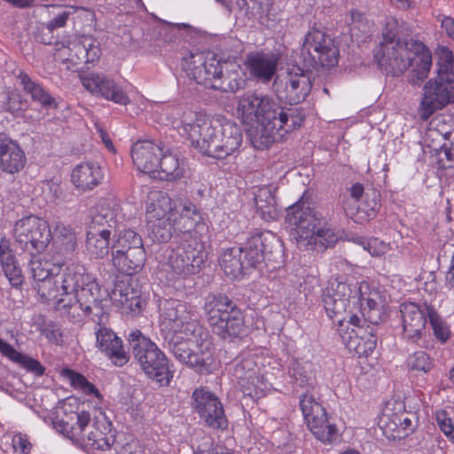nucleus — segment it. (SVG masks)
Wrapping results in <instances>:
<instances>
[{"label":"nucleus","instance_id":"20","mask_svg":"<svg viewBox=\"0 0 454 454\" xmlns=\"http://www.w3.org/2000/svg\"><path fill=\"white\" fill-rule=\"evenodd\" d=\"M81 81L82 86L94 96L121 106L130 102L123 89L104 74L91 73L82 76Z\"/></svg>","mask_w":454,"mask_h":454},{"label":"nucleus","instance_id":"50","mask_svg":"<svg viewBox=\"0 0 454 454\" xmlns=\"http://www.w3.org/2000/svg\"><path fill=\"white\" fill-rule=\"evenodd\" d=\"M233 375L238 384L255 379L258 374L254 362L252 359H245L238 363L234 367Z\"/></svg>","mask_w":454,"mask_h":454},{"label":"nucleus","instance_id":"11","mask_svg":"<svg viewBox=\"0 0 454 454\" xmlns=\"http://www.w3.org/2000/svg\"><path fill=\"white\" fill-rule=\"evenodd\" d=\"M128 340L136 361L142 371L160 386H168L174 372L165 354L139 330L132 331Z\"/></svg>","mask_w":454,"mask_h":454},{"label":"nucleus","instance_id":"24","mask_svg":"<svg viewBox=\"0 0 454 454\" xmlns=\"http://www.w3.org/2000/svg\"><path fill=\"white\" fill-rule=\"evenodd\" d=\"M110 297L122 312L132 315L140 312L142 304L140 291L132 286L130 278L116 281Z\"/></svg>","mask_w":454,"mask_h":454},{"label":"nucleus","instance_id":"25","mask_svg":"<svg viewBox=\"0 0 454 454\" xmlns=\"http://www.w3.org/2000/svg\"><path fill=\"white\" fill-rule=\"evenodd\" d=\"M110 297L122 312L132 315L140 312L142 304L140 291L132 286L130 278L116 281Z\"/></svg>","mask_w":454,"mask_h":454},{"label":"nucleus","instance_id":"47","mask_svg":"<svg viewBox=\"0 0 454 454\" xmlns=\"http://www.w3.org/2000/svg\"><path fill=\"white\" fill-rule=\"evenodd\" d=\"M56 252L65 258H71L76 248L75 234L68 229L63 228L54 241Z\"/></svg>","mask_w":454,"mask_h":454},{"label":"nucleus","instance_id":"60","mask_svg":"<svg viewBox=\"0 0 454 454\" xmlns=\"http://www.w3.org/2000/svg\"><path fill=\"white\" fill-rule=\"evenodd\" d=\"M86 439L88 440L90 445L104 451H111L114 443V440L113 438H106L105 436L96 438V436L92 433L88 434Z\"/></svg>","mask_w":454,"mask_h":454},{"label":"nucleus","instance_id":"45","mask_svg":"<svg viewBox=\"0 0 454 454\" xmlns=\"http://www.w3.org/2000/svg\"><path fill=\"white\" fill-rule=\"evenodd\" d=\"M59 265V261L54 263L49 260L35 259L30 261L29 270L33 278L38 283L58 273Z\"/></svg>","mask_w":454,"mask_h":454},{"label":"nucleus","instance_id":"36","mask_svg":"<svg viewBox=\"0 0 454 454\" xmlns=\"http://www.w3.org/2000/svg\"><path fill=\"white\" fill-rule=\"evenodd\" d=\"M0 352L11 361L18 364L28 372L41 377L45 372V367L36 359L17 351L12 346L0 338Z\"/></svg>","mask_w":454,"mask_h":454},{"label":"nucleus","instance_id":"2","mask_svg":"<svg viewBox=\"0 0 454 454\" xmlns=\"http://www.w3.org/2000/svg\"><path fill=\"white\" fill-rule=\"evenodd\" d=\"M172 125L200 153L215 159H225L242 143V133L236 123L224 118L209 119L200 112L184 110Z\"/></svg>","mask_w":454,"mask_h":454},{"label":"nucleus","instance_id":"48","mask_svg":"<svg viewBox=\"0 0 454 454\" xmlns=\"http://www.w3.org/2000/svg\"><path fill=\"white\" fill-rule=\"evenodd\" d=\"M61 375L67 378L74 387L82 390L83 393L87 395L94 394L96 396L99 395V392L96 387L89 382L81 373L74 372L69 368H64L61 371Z\"/></svg>","mask_w":454,"mask_h":454},{"label":"nucleus","instance_id":"17","mask_svg":"<svg viewBox=\"0 0 454 454\" xmlns=\"http://www.w3.org/2000/svg\"><path fill=\"white\" fill-rule=\"evenodd\" d=\"M300 407L309 429L317 440L331 443L336 439L335 425L329 423L325 408L311 395H301Z\"/></svg>","mask_w":454,"mask_h":454},{"label":"nucleus","instance_id":"12","mask_svg":"<svg viewBox=\"0 0 454 454\" xmlns=\"http://www.w3.org/2000/svg\"><path fill=\"white\" fill-rule=\"evenodd\" d=\"M301 58L308 69L330 68L338 64L339 48L334 39L323 30H309L301 48Z\"/></svg>","mask_w":454,"mask_h":454},{"label":"nucleus","instance_id":"23","mask_svg":"<svg viewBox=\"0 0 454 454\" xmlns=\"http://www.w3.org/2000/svg\"><path fill=\"white\" fill-rule=\"evenodd\" d=\"M278 58L270 52H250L247 55L244 65L250 75L262 83H267L277 72Z\"/></svg>","mask_w":454,"mask_h":454},{"label":"nucleus","instance_id":"1","mask_svg":"<svg viewBox=\"0 0 454 454\" xmlns=\"http://www.w3.org/2000/svg\"><path fill=\"white\" fill-rule=\"evenodd\" d=\"M238 113L244 122L261 124V129L251 138L257 150L267 149L275 142L282 141L305 120L301 107L280 106L268 95L255 91H247L239 98Z\"/></svg>","mask_w":454,"mask_h":454},{"label":"nucleus","instance_id":"56","mask_svg":"<svg viewBox=\"0 0 454 454\" xmlns=\"http://www.w3.org/2000/svg\"><path fill=\"white\" fill-rule=\"evenodd\" d=\"M399 24L398 21L394 18H387L385 23V27L382 30V41L379 45L390 44V43H396L399 36Z\"/></svg>","mask_w":454,"mask_h":454},{"label":"nucleus","instance_id":"61","mask_svg":"<svg viewBox=\"0 0 454 454\" xmlns=\"http://www.w3.org/2000/svg\"><path fill=\"white\" fill-rule=\"evenodd\" d=\"M12 445L14 449L20 450L23 454L29 452L31 449V443L28 437L23 434H16L12 437Z\"/></svg>","mask_w":454,"mask_h":454},{"label":"nucleus","instance_id":"44","mask_svg":"<svg viewBox=\"0 0 454 454\" xmlns=\"http://www.w3.org/2000/svg\"><path fill=\"white\" fill-rule=\"evenodd\" d=\"M111 234H101L100 231H88L86 239L87 251L96 258H104L109 253Z\"/></svg>","mask_w":454,"mask_h":454},{"label":"nucleus","instance_id":"15","mask_svg":"<svg viewBox=\"0 0 454 454\" xmlns=\"http://www.w3.org/2000/svg\"><path fill=\"white\" fill-rule=\"evenodd\" d=\"M192 408L204 426L224 430L228 427L223 406L215 394L206 387L195 388L192 395Z\"/></svg>","mask_w":454,"mask_h":454},{"label":"nucleus","instance_id":"18","mask_svg":"<svg viewBox=\"0 0 454 454\" xmlns=\"http://www.w3.org/2000/svg\"><path fill=\"white\" fill-rule=\"evenodd\" d=\"M433 307L414 302L401 305L403 339L411 343H418L426 335L427 318Z\"/></svg>","mask_w":454,"mask_h":454},{"label":"nucleus","instance_id":"41","mask_svg":"<svg viewBox=\"0 0 454 454\" xmlns=\"http://www.w3.org/2000/svg\"><path fill=\"white\" fill-rule=\"evenodd\" d=\"M150 235L160 243L171 239L177 230L176 216H168L155 222H147Z\"/></svg>","mask_w":454,"mask_h":454},{"label":"nucleus","instance_id":"3","mask_svg":"<svg viewBox=\"0 0 454 454\" xmlns=\"http://www.w3.org/2000/svg\"><path fill=\"white\" fill-rule=\"evenodd\" d=\"M324 308L327 316L342 325L350 306L359 305L364 320L378 325L382 315L383 300L380 293L372 289L367 282L352 285L341 278L331 279L323 291Z\"/></svg>","mask_w":454,"mask_h":454},{"label":"nucleus","instance_id":"14","mask_svg":"<svg viewBox=\"0 0 454 454\" xmlns=\"http://www.w3.org/2000/svg\"><path fill=\"white\" fill-rule=\"evenodd\" d=\"M166 254L168 266L175 274L183 278L197 273L206 259L203 245L196 239L168 249Z\"/></svg>","mask_w":454,"mask_h":454},{"label":"nucleus","instance_id":"53","mask_svg":"<svg viewBox=\"0 0 454 454\" xmlns=\"http://www.w3.org/2000/svg\"><path fill=\"white\" fill-rule=\"evenodd\" d=\"M262 385V382L260 380L258 375L255 376V379L248 380L239 384L244 396H247L252 400H257L264 396Z\"/></svg>","mask_w":454,"mask_h":454},{"label":"nucleus","instance_id":"7","mask_svg":"<svg viewBox=\"0 0 454 454\" xmlns=\"http://www.w3.org/2000/svg\"><path fill=\"white\" fill-rule=\"evenodd\" d=\"M188 74L199 84L226 93L245 88L247 81L241 67L234 59H204L202 53L192 54L186 62Z\"/></svg>","mask_w":454,"mask_h":454},{"label":"nucleus","instance_id":"19","mask_svg":"<svg viewBox=\"0 0 454 454\" xmlns=\"http://www.w3.org/2000/svg\"><path fill=\"white\" fill-rule=\"evenodd\" d=\"M105 317V311L101 317H95L94 322L98 324L95 331L96 346L112 363L119 367L123 366L129 362V356L125 350L122 340L110 328L102 325V319Z\"/></svg>","mask_w":454,"mask_h":454},{"label":"nucleus","instance_id":"35","mask_svg":"<svg viewBox=\"0 0 454 454\" xmlns=\"http://www.w3.org/2000/svg\"><path fill=\"white\" fill-rule=\"evenodd\" d=\"M117 227L115 210L107 203L98 205L90 215L88 231H100L101 234H112Z\"/></svg>","mask_w":454,"mask_h":454},{"label":"nucleus","instance_id":"4","mask_svg":"<svg viewBox=\"0 0 454 454\" xmlns=\"http://www.w3.org/2000/svg\"><path fill=\"white\" fill-rule=\"evenodd\" d=\"M374 59L387 74L398 76L412 67L409 82L419 85L428 76L432 55L419 41L398 39L396 43L378 45L373 50Z\"/></svg>","mask_w":454,"mask_h":454},{"label":"nucleus","instance_id":"16","mask_svg":"<svg viewBox=\"0 0 454 454\" xmlns=\"http://www.w3.org/2000/svg\"><path fill=\"white\" fill-rule=\"evenodd\" d=\"M274 86L278 99L297 105L308 97L312 82L307 72L298 66H292L284 77L275 80Z\"/></svg>","mask_w":454,"mask_h":454},{"label":"nucleus","instance_id":"52","mask_svg":"<svg viewBox=\"0 0 454 454\" xmlns=\"http://www.w3.org/2000/svg\"><path fill=\"white\" fill-rule=\"evenodd\" d=\"M27 107V101L17 91L8 92L6 99L4 101V108L5 111L12 114H19L20 112L26 110Z\"/></svg>","mask_w":454,"mask_h":454},{"label":"nucleus","instance_id":"54","mask_svg":"<svg viewBox=\"0 0 454 454\" xmlns=\"http://www.w3.org/2000/svg\"><path fill=\"white\" fill-rule=\"evenodd\" d=\"M429 322L432 325L434 333L438 340L442 341L448 340L450 336L449 327L442 321L434 308H432V310L429 312Z\"/></svg>","mask_w":454,"mask_h":454},{"label":"nucleus","instance_id":"34","mask_svg":"<svg viewBox=\"0 0 454 454\" xmlns=\"http://www.w3.org/2000/svg\"><path fill=\"white\" fill-rule=\"evenodd\" d=\"M177 206L176 223L178 231L190 232L200 224L202 215L195 204L188 200L178 199Z\"/></svg>","mask_w":454,"mask_h":454},{"label":"nucleus","instance_id":"10","mask_svg":"<svg viewBox=\"0 0 454 454\" xmlns=\"http://www.w3.org/2000/svg\"><path fill=\"white\" fill-rule=\"evenodd\" d=\"M203 309L214 333L222 339L232 340L247 334L243 313L228 296L209 294L205 298Z\"/></svg>","mask_w":454,"mask_h":454},{"label":"nucleus","instance_id":"33","mask_svg":"<svg viewBox=\"0 0 454 454\" xmlns=\"http://www.w3.org/2000/svg\"><path fill=\"white\" fill-rule=\"evenodd\" d=\"M244 259L242 249L232 247L223 250L219 263L226 276L232 279H239L249 270Z\"/></svg>","mask_w":454,"mask_h":454},{"label":"nucleus","instance_id":"38","mask_svg":"<svg viewBox=\"0 0 454 454\" xmlns=\"http://www.w3.org/2000/svg\"><path fill=\"white\" fill-rule=\"evenodd\" d=\"M71 44L70 51L81 62L93 64L98 60L101 55L99 43L90 36L83 35Z\"/></svg>","mask_w":454,"mask_h":454},{"label":"nucleus","instance_id":"27","mask_svg":"<svg viewBox=\"0 0 454 454\" xmlns=\"http://www.w3.org/2000/svg\"><path fill=\"white\" fill-rule=\"evenodd\" d=\"M90 422V415L88 411L70 412L65 418L54 421V427L72 441H85L86 428Z\"/></svg>","mask_w":454,"mask_h":454},{"label":"nucleus","instance_id":"43","mask_svg":"<svg viewBox=\"0 0 454 454\" xmlns=\"http://www.w3.org/2000/svg\"><path fill=\"white\" fill-rule=\"evenodd\" d=\"M59 280L58 273H56L54 276L36 283L35 286L41 298L46 301H54L58 309L59 301L63 298Z\"/></svg>","mask_w":454,"mask_h":454},{"label":"nucleus","instance_id":"22","mask_svg":"<svg viewBox=\"0 0 454 454\" xmlns=\"http://www.w3.org/2000/svg\"><path fill=\"white\" fill-rule=\"evenodd\" d=\"M160 317L162 322L173 333L183 332L190 323H198L192 318L188 306L178 300H165L160 301Z\"/></svg>","mask_w":454,"mask_h":454},{"label":"nucleus","instance_id":"32","mask_svg":"<svg viewBox=\"0 0 454 454\" xmlns=\"http://www.w3.org/2000/svg\"><path fill=\"white\" fill-rule=\"evenodd\" d=\"M145 261V249H135L125 254H120L117 251L112 254L114 267L118 272L129 276L139 273L143 270Z\"/></svg>","mask_w":454,"mask_h":454},{"label":"nucleus","instance_id":"40","mask_svg":"<svg viewBox=\"0 0 454 454\" xmlns=\"http://www.w3.org/2000/svg\"><path fill=\"white\" fill-rule=\"evenodd\" d=\"M160 173L162 174L160 178H164L168 181L176 180L183 176L184 168L179 163V160L176 155L173 154L168 147L164 145V152L159 159Z\"/></svg>","mask_w":454,"mask_h":454},{"label":"nucleus","instance_id":"5","mask_svg":"<svg viewBox=\"0 0 454 454\" xmlns=\"http://www.w3.org/2000/svg\"><path fill=\"white\" fill-rule=\"evenodd\" d=\"M63 298L59 301V309L79 308L91 320L103 315L102 301L106 295L96 278L87 272L80 263H69L58 271Z\"/></svg>","mask_w":454,"mask_h":454},{"label":"nucleus","instance_id":"42","mask_svg":"<svg viewBox=\"0 0 454 454\" xmlns=\"http://www.w3.org/2000/svg\"><path fill=\"white\" fill-rule=\"evenodd\" d=\"M135 249H145L143 240L140 235L129 229L121 231L112 245V254L117 251L125 254Z\"/></svg>","mask_w":454,"mask_h":454},{"label":"nucleus","instance_id":"57","mask_svg":"<svg viewBox=\"0 0 454 454\" xmlns=\"http://www.w3.org/2000/svg\"><path fill=\"white\" fill-rule=\"evenodd\" d=\"M5 277L8 278L9 282L12 286H19L23 282V276L21 273V269L18 263V262L13 264L5 267L3 269Z\"/></svg>","mask_w":454,"mask_h":454},{"label":"nucleus","instance_id":"59","mask_svg":"<svg viewBox=\"0 0 454 454\" xmlns=\"http://www.w3.org/2000/svg\"><path fill=\"white\" fill-rule=\"evenodd\" d=\"M18 262L14 254L10 248L7 241L2 240L0 242V262L2 269L8 267L14 262Z\"/></svg>","mask_w":454,"mask_h":454},{"label":"nucleus","instance_id":"51","mask_svg":"<svg viewBox=\"0 0 454 454\" xmlns=\"http://www.w3.org/2000/svg\"><path fill=\"white\" fill-rule=\"evenodd\" d=\"M356 242L372 256H380L389 250V244L377 238H356Z\"/></svg>","mask_w":454,"mask_h":454},{"label":"nucleus","instance_id":"63","mask_svg":"<svg viewBox=\"0 0 454 454\" xmlns=\"http://www.w3.org/2000/svg\"><path fill=\"white\" fill-rule=\"evenodd\" d=\"M350 25H353L358 29H364L366 27V19L364 14L356 9H352L349 12Z\"/></svg>","mask_w":454,"mask_h":454},{"label":"nucleus","instance_id":"6","mask_svg":"<svg viewBox=\"0 0 454 454\" xmlns=\"http://www.w3.org/2000/svg\"><path fill=\"white\" fill-rule=\"evenodd\" d=\"M286 222L294 229L299 246L306 249L325 250L339 239L326 219L310 207L304 196L286 209Z\"/></svg>","mask_w":454,"mask_h":454},{"label":"nucleus","instance_id":"21","mask_svg":"<svg viewBox=\"0 0 454 454\" xmlns=\"http://www.w3.org/2000/svg\"><path fill=\"white\" fill-rule=\"evenodd\" d=\"M164 152V145L152 140H138L133 144L131 158L137 168L144 173H154L158 170L159 159Z\"/></svg>","mask_w":454,"mask_h":454},{"label":"nucleus","instance_id":"64","mask_svg":"<svg viewBox=\"0 0 454 454\" xmlns=\"http://www.w3.org/2000/svg\"><path fill=\"white\" fill-rule=\"evenodd\" d=\"M395 419H399L401 433H403V434L406 435L409 434V432L413 430L412 419L409 418L406 413H402L400 416H395Z\"/></svg>","mask_w":454,"mask_h":454},{"label":"nucleus","instance_id":"9","mask_svg":"<svg viewBox=\"0 0 454 454\" xmlns=\"http://www.w3.org/2000/svg\"><path fill=\"white\" fill-rule=\"evenodd\" d=\"M437 77L423 87L419 113L427 121L434 112L454 103V57L450 50L442 47L438 51Z\"/></svg>","mask_w":454,"mask_h":454},{"label":"nucleus","instance_id":"37","mask_svg":"<svg viewBox=\"0 0 454 454\" xmlns=\"http://www.w3.org/2000/svg\"><path fill=\"white\" fill-rule=\"evenodd\" d=\"M20 85L27 94L30 95L35 102L48 108H55L57 103L49 92L37 82L33 80L27 73L20 71L18 74Z\"/></svg>","mask_w":454,"mask_h":454},{"label":"nucleus","instance_id":"28","mask_svg":"<svg viewBox=\"0 0 454 454\" xmlns=\"http://www.w3.org/2000/svg\"><path fill=\"white\" fill-rule=\"evenodd\" d=\"M178 200H172L161 191L151 192L146 201L145 216L147 222H155L168 216H176Z\"/></svg>","mask_w":454,"mask_h":454},{"label":"nucleus","instance_id":"13","mask_svg":"<svg viewBox=\"0 0 454 454\" xmlns=\"http://www.w3.org/2000/svg\"><path fill=\"white\" fill-rule=\"evenodd\" d=\"M13 236L15 241L31 254L44 251L52 239L48 223L35 215L17 221L13 228Z\"/></svg>","mask_w":454,"mask_h":454},{"label":"nucleus","instance_id":"29","mask_svg":"<svg viewBox=\"0 0 454 454\" xmlns=\"http://www.w3.org/2000/svg\"><path fill=\"white\" fill-rule=\"evenodd\" d=\"M344 341L347 348L356 354L359 357L368 356L376 348L377 338L375 335V327L367 325L351 329V332Z\"/></svg>","mask_w":454,"mask_h":454},{"label":"nucleus","instance_id":"58","mask_svg":"<svg viewBox=\"0 0 454 454\" xmlns=\"http://www.w3.org/2000/svg\"><path fill=\"white\" fill-rule=\"evenodd\" d=\"M70 14L71 12L67 9H61L52 20L45 24V29L48 31V34H52L56 28L65 27Z\"/></svg>","mask_w":454,"mask_h":454},{"label":"nucleus","instance_id":"49","mask_svg":"<svg viewBox=\"0 0 454 454\" xmlns=\"http://www.w3.org/2000/svg\"><path fill=\"white\" fill-rule=\"evenodd\" d=\"M407 367L411 371L427 373L433 368V360L425 351H416L408 356Z\"/></svg>","mask_w":454,"mask_h":454},{"label":"nucleus","instance_id":"55","mask_svg":"<svg viewBox=\"0 0 454 454\" xmlns=\"http://www.w3.org/2000/svg\"><path fill=\"white\" fill-rule=\"evenodd\" d=\"M40 332L50 342L56 345L63 343L61 328L53 321L44 322L40 328Z\"/></svg>","mask_w":454,"mask_h":454},{"label":"nucleus","instance_id":"62","mask_svg":"<svg viewBox=\"0 0 454 454\" xmlns=\"http://www.w3.org/2000/svg\"><path fill=\"white\" fill-rule=\"evenodd\" d=\"M373 197L369 202L358 207V211H363L368 218H373L380 208L379 202L376 200V194L373 192Z\"/></svg>","mask_w":454,"mask_h":454},{"label":"nucleus","instance_id":"31","mask_svg":"<svg viewBox=\"0 0 454 454\" xmlns=\"http://www.w3.org/2000/svg\"><path fill=\"white\" fill-rule=\"evenodd\" d=\"M26 156L18 144L12 140L0 142V167L10 174L17 173L23 168Z\"/></svg>","mask_w":454,"mask_h":454},{"label":"nucleus","instance_id":"46","mask_svg":"<svg viewBox=\"0 0 454 454\" xmlns=\"http://www.w3.org/2000/svg\"><path fill=\"white\" fill-rule=\"evenodd\" d=\"M289 373L300 387L311 385L314 380L312 364L309 362L294 361L290 365Z\"/></svg>","mask_w":454,"mask_h":454},{"label":"nucleus","instance_id":"30","mask_svg":"<svg viewBox=\"0 0 454 454\" xmlns=\"http://www.w3.org/2000/svg\"><path fill=\"white\" fill-rule=\"evenodd\" d=\"M270 234L256 233L249 237L242 246L239 247L242 249L244 262L249 267L254 268L264 260L267 253Z\"/></svg>","mask_w":454,"mask_h":454},{"label":"nucleus","instance_id":"39","mask_svg":"<svg viewBox=\"0 0 454 454\" xmlns=\"http://www.w3.org/2000/svg\"><path fill=\"white\" fill-rule=\"evenodd\" d=\"M254 204L262 218L266 221L276 219L278 215L276 199L268 187L258 189L254 194Z\"/></svg>","mask_w":454,"mask_h":454},{"label":"nucleus","instance_id":"26","mask_svg":"<svg viewBox=\"0 0 454 454\" xmlns=\"http://www.w3.org/2000/svg\"><path fill=\"white\" fill-rule=\"evenodd\" d=\"M105 174L98 162L84 161L78 164L71 174V180L76 189L83 192L98 187L104 180Z\"/></svg>","mask_w":454,"mask_h":454},{"label":"nucleus","instance_id":"8","mask_svg":"<svg viewBox=\"0 0 454 454\" xmlns=\"http://www.w3.org/2000/svg\"><path fill=\"white\" fill-rule=\"evenodd\" d=\"M168 344L182 364L200 373L209 371L214 346L208 333L199 323H190L183 332L173 333Z\"/></svg>","mask_w":454,"mask_h":454}]
</instances>
